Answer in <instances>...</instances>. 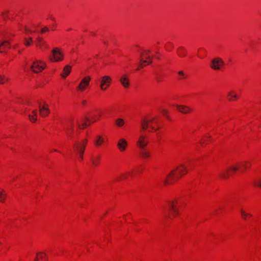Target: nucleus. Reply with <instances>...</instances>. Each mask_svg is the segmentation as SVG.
Segmentation results:
<instances>
[{"mask_svg": "<svg viewBox=\"0 0 261 261\" xmlns=\"http://www.w3.org/2000/svg\"><path fill=\"white\" fill-rule=\"evenodd\" d=\"M187 173L186 167L181 164L171 171L165 179V184H171Z\"/></svg>", "mask_w": 261, "mask_h": 261, "instance_id": "f257e3e1", "label": "nucleus"}, {"mask_svg": "<svg viewBox=\"0 0 261 261\" xmlns=\"http://www.w3.org/2000/svg\"><path fill=\"white\" fill-rule=\"evenodd\" d=\"M177 200H174L168 202L167 205L164 207L165 210L164 215L166 218H170V214L171 213L173 216H176L178 214L177 208Z\"/></svg>", "mask_w": 261, "mask_h": 261, "instance_id": "f03ea898", "label": "nucleus"}, {"mask_svg": "<svg viewBox=\"0 0 261 261\" xmlns=\"http://www.w3.org/2000/svg\"><path fill=\"white\" fill-rule=\"evenodd\" d=\"M251 166V164L248 162H241L237 164L226 169V171L221 174V176L223 178H227L232 172H236L240 167H243L244 169H247Z\"/></svg>", "mask_w": 261, "mask_h": 261, "instance_id": "7ed1b4c3", "label": "nucleus"}, {"mask_svg": "<svg viewBox=\"0 0 261 261\" xmlns=\"http://www.w3.org/2000/svg\"><path fill=\"white\" fill-rule=\"evenodd\" d=\"M87 142V140L84 139L81 142H77L74 145L75 150L77 152L80 161H82L83 160V154L85 152Z\"/></svg>", "mask_w": 261, "mask_h": 261, "instance_id": "20e7f679", "label": "nucleus"}, {"mask_svg": "<svg viewBox=\"0 0 261 261\" xmlns=\"http://www.w3.org/2000/svg\"><path fill=\"white\" fill-rule=\"evenodd\" d=\"M154 123L155 124L158 125L159 122L157 120V118H153L151 119L148 120L146 119H144L142 120L141 122V128L142 130H146L147 128H150L151 130H149V132H151L152 130H156L159 129V127H158L156 129L155 127L152 125V123Z\"/></svg>", "mask_w": 261, "mask_h": 261, "instance_id": "39448f33", "label": "nucleus"}, {"mask_svg": "<svg viewBox=\"0 0 261 261\" xmlns=\"http://www.w3.org/2000/svg\"><path fill=\"white\" fill-rule=\"evenodd\" d=\"M49 58L52 62H59L63 59V54L60 48L56 47L53 49Z\"/></svg>", "mask_w": 261, "mask_h": 261, "instance_id": "423d86ee", "label": "nucleus"}, {"mask_svg": "<svg viewBox=\"0 0 261 261\" xmlns=\"http://www.w3.org/2000/svg\"><path fill=\"white\" fill-rule=\"evenodd\" d=\"M45 66V63L40 60H36L33 62L30 66V69L35 73H38L42 71Z\"/></svg>", "mask_w": 261, "mask_h": 261, "instance_id": "0eeeda50", "label": "nucleus"}, {"mask_svg": "<svg viewBox=\"0 0 261 261\" xmlns=\"http://www.w3.org/2000/svg\"><path fill=\"white\" fill-rule=\"evenodd\" d=\"M149 142L147 137L144 135H141L137 141V145L140 149H144Z\"/></svg>", "mask_w": 261, "mask_h": 261, "instance_id": "6e6552de", "label": "nucleus"}, {"mask_svg": "<svg viewBox=\"0 0 261 261\" xmlns=\"http://www.w3.org/2000/svg\"><path fill=\"white\" fill-rule=\"evenodd\" d=\"M224 64V61L220 58H215L211 61V67L214 70H220Z\"/></svg>", "mask_w": 261, "mask_h": 261, "instance_id": "1a4fd4ad", "label": "nucleus"}, {"mask_svg": "<svg viewBox=\"0 0 261 261\" xmlns=\"http://www.w3.org/2000/svg\"><path fill=\"white\" fill-rule=\"evenodd\" d=\"M111 81V78L108 75L102 77L100 81V88L102 90H106L109 86Z\"/></svg>", "mask_w": 261, "mask_h": 261, "instance_id": "9d476101", "label": "nucleus"}, {"mask_svg": "<svg viewBox=\"0 0 261 261\" xmlns=\"http://www.w3.org/2000/svg\"><path fill=\"white\" fill-rule=\"evenodd\" d=\"M90 80L91 78L89 76H87L84 77L78 86L77 90L82 91H84L86 88L88 87Z\"/></svg>", "mask_w": 261, "mask_h": 261, "instance_id": "9b49d317", "label": "nucleus"}, {"mask_svg": "<svg viewBox=\"0 0 261 261\" xmlns=\"http://www.w3.org/2000/svg\"><path fill=\"white\" fill-rule=\"evenodd\" d=\"M39 110L40 115L43 117L47 116L50 112L48 105L46 104L42 105L40 103L39 105Z\"/></svg>", "mask_w": 261, "mask_h": 261, "instance_id": "f8f14e48", "label": "nucleus"}, {"mask_svg": "<svg viewBox=\"0 0 261 261\" xmlns=\"http://www.w3.org/2000/svg\"><path fill=\"white\" fill-rule=\"evenodd\" d=\"M86 121H89L90 122L92 123L94 122V121L91 122L86 117L78 118L76 120L77 126L81 129H84L87 126Z\"/></svg>", "mask_w": 261, "mask_h": 261, "instance_id": "ddd939ff", "label": "nucleus"}, {"mask_svg": "<svg viewBox=\"0 0 261 261\" xmlns=\"http://www.w3.org/2000/svg\"><path fill=\"white\" fill-rule=\"evenodd\" d=\"M10 48V42L6 40L0 43V53H5Z\"/></svg>", "mask_w": 261, "mask_h": 261, "instance_id": "4468645a", "label": "nucleus"}, {"mask_svg": "<svg viewBox=\"0 0 261 261\" xmlns=\"http://www.w3.org/2000/svg\"><path fill=\"white\" fill-rule=\"evenodd\" d=\"M127 146V141L123 138L120 139L117 143V147L120 151H124Z\"/></svg>", "mask_w": 261, "mask_h": 261, "instance_id": "2eb2a0df", "label": "nucleus"}, {"mask_svg": "<svg viewBox=\"0 0 261 261\" xmlns=\"http://www.w3.org/2000/svg\"><path fill=\"white\" fill-rule=\"evenodd\" d=\"M120 82L125 88H128L129 85V79L128 75L126 74H123L121 76L120 80Z\"/></svg>", "mask_w": 261, "mask_h": 261, "instance_id": "dca6fc26", "label": "nucleus"}, {"mask_svg": "<svg viewBox=\"0 0 261 261\" xmlns=\"http://www.w3.org/2000/svg\"><path fill=\"white\" fill-rule=\"evenodd\" d=\"M176 107L179 112L184 114H188L192 111L191 109L186 106L177 105Z\"/></svg>", "mask_w": 261, "mask_h": 261, "instance_id": "f3484780", "label": "nucleus"}, {"mask_svg": "<svg viewBox=\"0 0 261 261\" xmlns=\"http://www.w3.org/2000/svg\"><path fill=\"white\" fill-rule=\"evenodd\" d=\"M71 66L69 65H66L63 69V73H61V76L64 78H65L67 75H68L71 71Z\"/></svg>", "mask_w": 261, "mask_h": 261, "instance_id": "a211bd4d", "label": "nucleus"}, {"mask_svg": "<svg viewBox=\"0 0 261 261\" xmlns=\"http://www.w3.org/2000/svg\"><path fill=\"white\" fill-rule=\"evenodd\" d=\"M37 113L38 112L36 110H34L32 111V114H29L28 115L29 119L33 122H35L37 119Z\"/></svg>", "mask_w": 261, "mask_h": 261, "instance_id": "6ab92c4d", "label": "nucleus"}, {"mask_svg": "<svg viewBox=\"0 0 261 261\" xmlns=\"http://www.w3.org/2000/svg\"><path fill=\"white\" fill-rule=\"evenodd\" d=\"M186 50L184 47L180 46L177 49V54L178 56L180 57H183L186 56Z\"/></svg>", "mask_w": 261, "mask_h": 261, "instance_id": "aec40b11", "label": "nucleus"}, {"mask_svg": "<svg viewBox=\"0 0 261 261\" xmlns=\"http://www.w3.org/2000/svg\"><path fill=\"white\" fill-rule=\"evenodd\" d=\"M36 45L40 47L46 46V44L45 41L41 37H38L36 39Z\"/></svg>", "mask_w": 261, "mask_h": 261, "instance_id": "412c9836", "label": "nucleus"}, {"mask_svg": "<svg viewBox=\"0 0 261 261\" xmlns=\"http://www.w3.org/2000/svg\"><path fill=\"white\" fill-rule=\"evenodd\" d=\"M227 97L229 101L236 100L238 98V95L233 91H230L227 94Z\"/></svg>", "mask_w": 261, "mask_h": 261, "instance_id": "4be33fe9", "label": "nucleus"}, {"mask_svg": "<svg viewBox=\"0 0 261 261\" xmlns=\"http://www.w3.org/2000/svg\"><path fill=\"white\" fill-rule=\"evenodd\" d=\"M140 154L142 158H148L150 156V153L144 149H141Z\"/></svg>", "mask_w": 261, "mask_h": 261, "instance_id": "5701e85b", "label": "nucleus"}, {"mask_svg": "<svg viewBox=\"0 0 261 261\" xmlns=\"http://www.w3.org/2000/svg\"><path fill=\"white\" fill-rule=\"evenodd\" d=\"M240 212L243 219L245 220H246L248 217H250L252 216V215L250 214L245 212L242 209L240 210Z\"/></svg>", "mask_w": 261, "mask_h": 261, "instance_id": "b1692460", "label": "nucleus"}, {"mask_svg": "<svg viewBox=\"0 0 261 261\" xmlns=\"http://www.w3.org/2000/svg\"><path fill=\"white\" fill-rule=\"evenodd\" d=\"M115 123L118 127H121L124 124V121L121 118H118L116 120Z\"/></svg>", "mask_w": 261, "mask_h": 261, "instance_id": "393cba45", "label": "nucleus"}, {"mask_svg": "<svg viewBox=\"0 0 261 261\" xmlns=\"http://www.w3.org/2000/svg\"><path fill=\"white\" fill-rule=\"evenodd\" d=\"M46 255L42 252H39L37 254V257L35 259V261H39V259H45Z\"/></svg>", "mask_w": 261, "mask_h": 261, "instance_id": "a878e982", "label": "nucleus"}, {"mask_svg": "<svg viewBox=\"0 0 261 261\" xmlns=\"http://www.w3.org/2000/svg\"><path fill=\"white\" fill-rule=\"evenodd\" d=\"M97 138V140L95 141V144L96 146H99L104 142V140L101 136H98Z\"/></svg>", "mask_w": 261, "mask_h": 261, "instance_id": "bb28decb", "label": "nucleus"}, {"mask_svg": "<svg viewBox=\"0 0 261 261\" xmlns=\"http://www.w3.org/2000/svg\"><path fill=\"white\" fill-rule=\"evenodd\" d=\"M6 196L7 195L5 191L3 190H0V202H4Z\"/></svg>", "mask_w": 261, "mask_h": 261, "instance_id": "cd10ccee", "label": "nucleus"}, {"mask_svg": "<svg viewBox=\"0 0 261 261\" xmlns=\"http://www.w3.org/2000/svg\"><path fill=\"white\" fill-rule=\"evenodd\" d=\"M33 41V39L32 37H29V38H24V43L26 46H30L31 43Z\"/></svg>", "mask_w": 261, "mask_h": 261, "instance_id": "c85d7f7f", "label": "nucleus"}, {"mask_svg": "<svg viewBox=\"0 0 261 261\" xmlns=\"http://www.w3.org/2000/svg\"><path fill=\"white\" fill-rule=\"evenodd\" d=\"M253 185L255 186L259 187L261 188V178H258L256 180L253 181Z\"/></svg>", "mask_w": 261, "mask_h": 261, "instance_id": "c756f323", "label": "nucleus"}, {"mask_svg": "<svg viewBox=\"0 0 261 261\" xmlns=\"http://www.w3.org/2000/svg\"><path fill=\"white\" fill-rule=\"evenodd\" d=\"M92 164L95 165V166H97L99 164V158H92Z\"/></svg>", "mask_w": 261, "mask_h": 261, "instance_id": "7c9ffc66", "label": "nucleus"}, {"mask_svg": "<svg viewBox=\"0 0 261 261\" xmlns=\"http://www.w3.org/2000/svg\"><path fill=\"white\" fill-rule=\"evenodd\" d=\"M8 80V77H6L4 75H0V84H3L5 82V81H7Z\"/></svg>", "mask_w": 261, "mask_h": 261, "instance_id": "2f4dec72", "label": "nucleus"}, {"mask_svg": "<svg viewBox=\"0 0 261 261\" xmlns=\"http://www.w3.org/2000/svg\"><path fill=\"white\" fill-rule=\"evenodd\" d=\"M150 53V50H146L143 55H142V56L144 57V58L145 59H150V57L149 56V53Z\"/></svg>", "mask_w": 261, "mask_h": 261, "instance_id": "473e14b6", "label": "nucleus"}, {"mask_svg": "<svg viewBox=\"0 0 261 261\" xmlns=\"http://www.w3.org/2000/svg\"><path fill=\"white\" fill-rule=\"evenodd\" d=\"M129 174L128 173H123L122 174L121 176L120 177H118L117 180H121V179H125L126 178V177L129 175Z\"/></svg>", "mask_w": 261, "mask_h": 261, "instance_id": "72a5a7b5", "label": "nucleus"}, {"mask_svg": "<svg viewBox=\"0 0 261 261\" xmlns=\"http://www.w3.org/2000/svg\"><path fill=\"white\" fill-rule=\"evenodd\" d=\"M8 14H9V12L7 11H5L2 13V16L3 19L4 20H5L8 17Z\"/></svg>", "mask_w": 261, "mask_h": 261, "instance_id": "f704fd0d", "label": "nucleus"}, {"mask_svg": "<svg viewBox=\"0 0 261 261\" xmlns=\"http://www.w3.org/2000/svg\"><path fill=\"white\" fill-rule=\"evenodd\" d=\"M147 60H148V61H147V60H145L144 59H141L140 61L143 62V63H147L148 64H150L152 63V60H151V58H150V59H147Z\"/></svg>", "mask_w": 261, "mask_h": 261, "instance_id": "c9c22d12", "label": "nucleus"}, {"mask_svg": "<svg viewBox=\"0 0 261 261\" xmlns=\"http://www.w3.org/2000/svg\"><path fill=\"white\" fill-rule=\"evenodd\" d=\"M48 31V28L45 27L41 29V33H43L44 32H45L46 31Z\"/></svg>", "mask_w": 261, "mask_h": 261, "instance_id": "e433bc0d", "label": "nucleus"}, {"mask_svg": "<svg viewBox=\"0 0 261 261\" xmlns=\"http://www.w3.org/2000/svg\"><path fill=\"white\" fill-rule=\"evenodd\" d=\"M141 63L139 64V66H138V69H139L140 68H143L145 65H144V64L145 63H143L142 62H141Z\"/></svg>", "mask_w": 261, "mask_h": 261, "instance_id": "4c0bfd02", "label": "nucleus"}, {"mask_svg": "<svg viewBox=\"0 0 261 261\" xmlns=\"http://www.w3.org/2000/svg\"><path fill=\"white\" fill-rule=\"evenodd\" d=\"M24 30H25V32H30V33H33V32H34V31H31V30H29V29L28 28H27V27H25V28H24Z\"/></svg>", "mask_w": 261, "mask_h": 261, "instance_id": "58836bf2", "label": "nucleus"}, {"mask_svg": "<svg viewBox=\"0 0 261 261\" xmlns=\"http://www.w3.org/2000/svg\"><path fill=\"white\" fill-rule=\"evenodd\" d=\"M162 113L164 115H166L167 113V111L166 110H163L162 111Z\"/></svg>", "mask_w": 261, "mask_h": 261, "instance_id": "ea45409f", "label": "nucleus"}, {"mask_svg": "<svg viewBox=\"0 0 261 261\" xmlns=\"http://www.w3.org/2000/svg\"><path fill=\"white\" fill-rule=\"evenodd\" d=\"M178 74L179 75H184V73L182 71H180L178 72Z\"/></svg>", "mask_w": 261, "mask_h": 261, "instance_id": "a19ab883", "label": "nucleus"}, {"mask_svg": "<svg viewBox=\"0 0 261 261\" xmlns=\"http://www.w3.org/2000/svg\"><path fill=\"white\" fill-rule=\"evenodd\" d=\"M68 129L71 130V132H72L73 130V128L72 125H71V127L70 128H68Z\"/></svg>", "mask_w": 261, "mask_h": 261, "instance_id": "79ce46f5", "label": "nucleus"}, {"mask_svg": "<svg viewBox=\"0 0 261 261\" xmlns=\"http://www.w3.org/2000/svg\"><path fill=\"white\" fill-rule=\"evenodd\" d=\"M86 100H83V101H82V103H83V105H85V104H86Z\"/></svg>", "mask_w": 261, "mask_h": 261, "instance_id": "37998d69", "label": "nucleus"}, {"mask_svg": "<svg viewBox=\"0 0 261 261\" xmlns=\"http://www.w3.org/2000/svg\"><path fill=\"white\" fill-rule=\"evenodd\" d=\"M200 144L201 145H203V142H200Z\"/></svg>", "mask_w": 261, "mask_h": 261, "instance_id": "c03bdc74", "label": "nucleus"}, {"mask_svg": "<svg viewBox=\"0 0 261 261\" xmlns=\"http://www.w3.org/2000/svg\"><path fill=\"white\" fill-rule=\"evenodd\" d=\"M166 47V49H167V50H168V48H169V47H168V46H167Z\"/></svg>", "mask_w": 261, "mask_h": 261, "instance_id": "a18cd8bd", "label": "nucleus"}]
</instances>
